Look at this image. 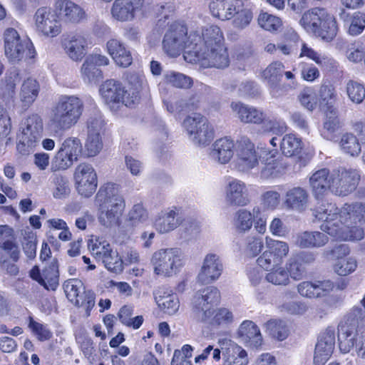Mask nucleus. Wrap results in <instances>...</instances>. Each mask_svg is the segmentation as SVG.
<instances>
[{
    "label": "nucleus",
    "mask_w": 365,
    "mask_h": 365,
    "mask_svg": "<svg viewBox=\"0 0 365 365\" xmlns=\"http://www.w3.org/2000/svg\"><path fill=\"white\" fill-rule=\"evenodd\" d=\"M128 88L125 90L128 98L125 106L131 107L138 103L141 93L148 89L145 76L139 73H129L127 76Z\"/></svg>",
    "instance_id": "nucleus-28"
},
{
    "label": "nucleus",
    "mask_w": 365,
    "mask_h": 365,
    "mask_svg": "<svg viewBox=\"0 0 365 365\" xmlns=\"http://www.w3.org/2000/svg\"><path fill=\"white\" fill-rule=\"evenodd\" d=\"M183 127L191 140L196 144L209 143L214 138V130L207 120L200 114L187 117Z\"/></svg>",
    "instance_id": "nucleus-13"
},
{
    "label": "nucleus",
    "mask_w": 365,
    "mask_h": 365,
    "mask_svg": "<svg viewBox=\"0 0 365 365\" xmlns=\"http://www.w3.org/2000/svg\"><path fill=\"white\" fill-rule=\"evenodd\" d=\"M277 151L271 150L262 157L259 175L261 179L275 178L290 170L289 166L294 160H284L276 158Z\"/></svg>",
    "instance_id": "nucleus-16"
},
{
    "label": "nucleus",
    "mask_w": 365,
    "mask_h": 365,
    "mask_svg": "<svg viewBox=\"0 0 365 365\" xmlns=\"http://www.w3.org/2000/svg\"><path fill=\"white\" fill-rule=\"evenodd\" d=\"M21 81V76L19 71H10L5 77V83L2 88V96L4 99H12L16 94V85Z\"/></svg>",
    "instance_id": "nucleus-51"
},
{
    "label": "nucleus",
    "mask_w": 365,
    "mask_h": 365,
    "mask_svg": "<svg viewBox=\"0 0 365 365\" xmlns=\"http://www.w3.org/2000/svg\"><path fill=\"white\" fill-rule=\"evenodd\" d=\"M82 151V144L78 138H66L54 155L51 163V170H65L72 166L78 160Z\"/></svg>",
    "instance_id": "nucleus-10"
},
{
    "label": "nucleus",
    "mask_w": 365,
    "mask_h": 365,
    "mask_svg": "<svg viewBox=\"0 0 365 365\" xmlns=\"http://www.w3.org/2000/svg\"><path fill=\"white\" fill-rule=\"evenodd\" d=\"M268 272L265 275V280L276 286H287L290 283L287 272L284 266L274 265L267 269Z\"/></svg>",
    "instance_id": "nucleus-46"
},
{
    "label": "nucleus",
    "mask_w": 365,
    "mask_h": 365,
    "mask_svg": "<svg viewBox=\"0 0 365 365\" xmlns=\"http://www.w3.org/2000/svg\"><path fill=\"white\" fill-rule=\"evenodd\" d=\"M4 41L5 55L10 63L29 61L36 56V52L31 41L27 37H21L14 29L5 30Z\"/></svg>",
    "instance_id": "nucleus-6"
},
{
    "label": "nucleus",
    "mask_w": 365,
    "mask_h": 365,
    "mask_svg": "<svg viewBox=\"0 0 365 365\" xmlns=\"http://www.w3.org/2000/svg\"><path fill=\"white\" fill-rule=\"evenodd\" d=\"M264 327L272 337L279 341L285 339L288 336L287 327L280 319H271L265 323Z\"/></svg>",
    "instance_id": "nucleus-53"
},
{
    "label": "nucleus",
    "mask_w": 365,
    "mask_h": 365,
    "mask_svg": "<svg viewBox=\"0 0 365 365\" xmlns=\"http://www.w3.org/2000/svg\"><path fill=\"white\" fill-rule=\"evenodd\" d=\"M223 271V264L219 255L208 253L204 257L197 279L204 284L214 282L220 278Z\"/></svg>",
    "instance_id": "nucleus-21"
},
{
    "label": "nucleus",
    "mask_w": 365,
    "mask_h": 365,
    "mask_svg": "<svg viewBox=\"0 0 365 365\" xmlns=\"http://www.w3.org/2000/svg\"><path fill=\"white\" fill-rule=\"evenodd\" d=\"M104 120L101 117L91 118L88 121V138L85 148L89 156L96 155L103 148L101 134Z\"/></svg>",
    "instance_id": "nucleus-25"
},
{
    "label": "nucleus",
    "mask_w": 365,
    "mask_h": 365,
    "mask_svg": "<svg viewBox=\"0 0 365 365\" xmlns=\"http://www.w3.org/2000/svg\"><path fill=\"white\" fill-rule=\"evenodd\" d=\"M240 0H212L209 4V9L212 15L220 20L232 19L233 12Z\"/></svg>",
    "instance_id": "nucleus-38"
},
{
    "label": "nucleus",
    "mask_w": 365,
    "mask_h": 365,
    "mask_svg": "<svg viewBox=\"0 0 365 365\" xmlns=\"http://www.w3.org/2000/svg\"><path fill=\"white\" fill-rule=\"evenodd\" d=\"M239 337L247 346L252 348L259 347L263 342L259 327L253 322L244 321L237 331Z\"/></svg>",
    "instance_id": "nucleus-32"
},
{
    "label": "nucleus",
    "mask_w": 365,
    "mask_h": 365,
    "mask_svg": "<svg viewBox=\"0 0 365 365\" xmlns=\"http://www.w3.org/2000/svg\"><path fill=\"white\" fill-rule=\"evenodd\" d=\"M341 149L351 156L358 155L361 152V145L356 137L351 133L342 135L340 141Z\"/></svg>",
    "instance_id": "nucleus-55"
},
{
    "label": "nucleus",
    "mask_w": 365,
    "mask_h": 365,
    "mask_svg": "<svg viewBox=\"0 0 365 365\" xmlns=\"http://www.w3.org/2000/svg\"><path fill=\"white\" fill-rule=\"evenodd\" d=\"M74 180L78 193L84 197H90L98 185L97 174L88 163H80L75 169Z\"/></svg>",
    "instance_id": "nucleus-14"
},
{
    "label": "nucleus",
    "mask_w": 365,
    "mask_h": 365,
    "mask_svg": "<svg viewBox=\"0 0 365 365\" xmlns=\"http://www.w3.org/2000/svg\"><path fill=\"white\" fill-rule=\"evenodd\" d=\"M100 93L106 103L113 110L120 106H125V98L128 96L118 81L113 79L105 81L100 87Z\"/></svg>",
    "instance_id": "nucleus-22"
},
{
    "label": "nucleus",
    "mask_w": 365,
    "mask_h": 365,
    "mask_svg": "<svg viewBox=\"0 0 365 365\" xmlns=\"http://www.w3.org/2000/svg\"><path fill=\"white\" fill-rule=\"evenodd\" d=\"M43 130V120L37 114H31L25 118L21 125L19 142L17 150L22 155H29L37 145Z\"/></svg>",
    "instance_id": "nucleus-9"
},
{
    "label": "nucleus",
    "mask_w": 365,
    "mask_h": 365,
    "mask_svg": "<svg viewBox=\"0 0 365 365\" xmlns=\"http://www.w3.org/2000/svg\"><path fill=\"white\" fill-rule=\"evenodd\" d=\"M359 175L355 170H337L332 172L331 192L337 195H347L355 190Z\"/></svg>",
    "instance_id": "nucleus-18"
},
{
    "label": "nucleus",
    "mask_w": 365,
    "mask_h": 365,
    "mask_svg": "<svg viewBox=\"0 0 365 365\" xmlns=\"http://www.w3.org/2000/svg\"><path fill=\"white\" fill-rule=\"evenodd\" d=\"M328 14L323 8H313L304 13L299 24L307 32L316 35Z\"/></svg>",
    "instance_id": "nucleus-31"
},
{
    "label": "nucleus",
    "mask_w": 365,
    "mask_h": 365,
    "mask_svg": "<svg viewBox=\"0 0 365 365\" xmlns=\"http://www.w3.org/2000/svg\"><path fill=\"white\" fill-rule=\"evenodd\" d=\"M284 71V65L282 62L273 61L261 72V77L267 81L269 88L274 91L281 81Z\"/></svg>",
    "instance_id": "nucleus-42"
},
{
    "label": "nucleus",
    "mask_w": 365,
    "mask_h": 365,
    "mask_svg": "<svg viewBox=\"0 0 365 365\" xmlns=\"http://www.w3.org/2000/svg\"><path fill=\"white\" fill-rule=\"evenodd\" d=\"M337 31L338 27L336 19L329 13L315 36L322 38V39L326 41H331L336 36Z\"/></svg>",
    "instance_id": "nucleus-49"
},
{
    "label": "nucleus",
    "mask_w": 365,
    "mask_h": 365,
    "mask_svg": "<svg viewBox=\"0 0 365 365\" xmlns=\"http://www.w3.org/2000/svg\"><path fill=\"white\" fill-rule=\"evenodd\" d=\"M233 12L232 24L237 29L242 30L248 26L253 18L251 4L247 0H240Z\"/></svg>",
    "instance_id": "nucleus-39"
},
{
    "label": "nucleus",
    "mask_w": 365,
    "mask_h": 365,
    "mask_svg": "<svg viewBox=\"0 0 365 365\" xmlns=\"http://www.w3.org/2000/svg\"><path fill=\"white\" fill-rule=\"evenodd\" d=\"M264 242L261 237L249 236L246 238L245 253L250 257H255L262 253Z\"/></svg>",
    "instance_id": "nucleus-63"
},
{
    "label": "nucleus",
    "mask_w": 365,
    "mask_h": 365,
    "mask_svg": "<svg viewBox=\"0 0 365 365\" xmlns=\"http://www.w3.org/2000/svg\"><path fill=\"white\" fill-rule=\"evenodd\" d=\"M145 0H114L110 14L116 21H130L135 17L144 6Z\"/></svg>",
    "instance_id": "nucleus-23"
},
{
    "label": "nucleus",
    "mask_w": 365,
    "mask_h": 365,
    "mask_svg": "<svg viewBox=\"0 0 365 365\" xmlns=\"http://www.w3.org/2000/svg\"><path fill=\"white\" fill-rule=\"evenodd\" d=\"M236 168L241 172H248L258 165V156L255 144L247 136H241L236 142Z\"/></svg>",
    "instance_id": "nucleus-15"
},
{
    "label": "nucleus",
    "mask_w": 365,
    "mask_h": 365,
    "mask_svg": "<svg viewBox=\"0 0 365 365\" xmlns=\"http://www.w3.org/2000/svg\"><path fill=\"white\" fill-rule=\"evenodd\" d=\"M254 223V214L247 209L238 210L233 216L232 224L237 233L249 232Z\"/></svg>",
    "instance_id": "nucleus-45"
},
{
    "label": "nucleus",
    "mask_w": 365,
    "mask_h": 365,
    "mask_svg": "<svg viewBox=\"0 0 365 365\" xmlns=\"http://www.w3.org/2000/svg\"><path fill=\"white\" fill-rule=\"evenodd\" d=\"M346 90L349 98L354 103H361L365 98V88L359 82L349 81Z\"/></svg>",
    "instance_id": "nucleus-60"
},
{
    "label": "nucleus",
    "mask_w": 365,
    "mask_h": 365,
    "mask_svg": "<svg viewBox=\"0 0 365 365\" xmlns=\"http://www.w3.org/2000/svg\"><path fill=\"white\" fill-rule=\"evenodd\" d=\"M234 147L232 140L227 137L220 138L212 144L211 157L221 164H226L234 155Z\"/></svg>",
    "instance_id": "nucleus-36"
},
{
    "label": "nucleus",
    "mask_w": 365,
    "mask_h": 365,
    "mask_svg": "<svg viewBox=\"0 0 365 365\" xmlns=\"http://www.w3.org/2000/svg\"><path fill=\"white\" fill-rule=\"evenodd\" d=\"M319 105L326 113L335 114L334 104L336 101V92L335 88L331 84H323L319 91Z\"/></svg>",
    "instance_id": "nucleus-43"
},
{
    "label": "nucleus",
    "mask_w": 365,
    "mask_h": 365,
    "mask_svg": "<svg viewBox=\"0 0 365 365\" xmlns=\"http://www.w3.org/2000/svg\"><path fill=\"white\" fill-rule=\"evenodd\" d=\"M309 202V194L301 187H294L288 190L284 196V204L287 208L297 210H304Z\"/></svg>",
    "instance_id": "nucleus-33"
},
{
    "label": "nucleus",
    "mask_w": 365,
    "mask_h": 365,
    "mask_svg": "<svg viewBox=\"0 0 365 365\" xmlns=\"http://www.w3.org/2000/svg\"><path fill=\"white\" fill-rule=\"evenodd\" d=\"M259 26L269 31H277L281 26V19L267 12H262L257 19Z\"/></svg>",
    "instance_id": "nucleus-62"
},
{
    "label": "nucleus",
    "mask_w": 365,
    "mask_h": 365,
    "mask_svg": "<svg viewBox=\"0 0 365 365\" xmlns=\"http://www.w3.org/2000/svg\"><path fill=\"white\" fill-rule=\"evenodd\" d=\"M202 33L190 32L187 34V26L181 22L172 24L163 40V48L170 57H177L185 51L184 58L192 63L194 51L198 43L202 42Z\"/></svg>",
    "instance_id": "nucleus-4"
},
{
    "label": "nucleus",
    "mask_w": 365,
    "mask_h": 365,
    "mask_svg": "<svg viewBox=\"0 0 365 365\" xmlns=\"http://www.w3.org/2000/svg\"><path fill=\"white\" fill-rule=\"evenodd\" d=\"M334 346V329L328 328L321 334L316 344L314 356V364L324 365L333 353Z\"/></svg>",
    "instance_id": "nucleus-26"
},
{
    "label": "nucleus",
    "mask_w": 365,
    "mask_h": 365,
    "mask_svg": "<svg viewBox=\"0 0 365 365\" xmlns=\"http://www.w3.org/2000/svg\"><path fill=\"white\" fill-rule=\"evenodd\" d=\"M61 46L65 53L73 61H81L87 53V40L80 34L63 36Z\"/></svg>",
    "instance_id": "nucleus-24"
},
{
    "label": "nucleus",
    "mask_w": 365,
    "mask_h": 365,
    "mask_svg": "<svg viewBox=\"0 0 365 365\" xmlns=\"http://www.w3.org/2000/svg\"><path fill=\"white\" fill-rule=\"evenodd\" d=\"M231 108L238 119L243 123L262 124L266 132L286 131L287 126L282 121L266 118V115L253 106H249L240 102L231 103Z\"/></svg>",
    "instance_id": "nucleus-8"
},
{
    "label": "nucleus",
    "mask_w": 365,
    "mask_h": 365,
    "mask_svg": "<svg viewBox=\"0 0 365 365\" xmlns=\"http://www.w3.org/2000/svg\"><path fill=\"white\" fill-rule=\"evenodd\" d=\"M0 248L6 251L14 261L19 259L20 250L16 242L14 230L6 225H0Z\"/></svg>",
    "instance_id": "nucleus-35"
},
{
    "label": "nucleus",
    "mask_w": 365,
    "mask_h": 365,
    "mask_svg": "<svg viewBox=\"0 0 365 365\" xmlns=\"http://www.w3.org/2000/svg\"><path fill=\"white\" fill-rule=\"evenodd\" d=\"M106 268L113 272L120 273L123 269V262L115 250H111L101 259Z\"/></svg>",
    "instance_id": "nucleus-57"
},
{
    "label": "nucleus",
    "mask_w": 365,
    "mask_h": 365,
    "mask_svg": "<svg viewBox=\"0 0 365 365\" xmlns=\"http://www.w3.org/2000/svg\"><path fill=\"white\" fill-rule=\"evenodd\" d=\"M154 273L162 277H170L178 273L184 265V255L179 248H164L155 251L151 257Z\"/></svg>",
    "instance_id": "nucleus-7"
},
{
    "label": "nucleus",
    "mask_w": 365,
    "mask_h": 365,
    "mask_svg": "<svg viewBox=\"0 0 365 365\" xmlns=\"http://www.w3.org/2000/svg\"><path fill=\"white\" fill-rule=\"evenodd\" d=\"M88 245L93 256L101 261L112 250L106 241L99 238L91 240Z\"/></svg>",
    "instance_id": "nucleus-61"
},
{
    "label": "nucleus",
    "mask_w": 365,
    "mask_h": 365,
    "mask_svg": "<svg viewBox=\"0 0 365 365\" xmlns=\"http://www.w3.org/2000/svg\"><path fill=\"white\" fill-rule=\"evenodd\" d=\"M148 222V212L141 203L135 204L128 211L125 219L127 226L131 227H140Z\"/></svg>",
    "instance_id": "nucleus-44"
},
{
    "label": "nucleus",
    "mask_w": 365,
    "mask_h": 365,
    "mask_svg": "<svg viewBox=\"0 0 365 365\" xmlns=\"http://www.w3.org/2000/svg\"><path fill=\"white\" fill-rule=\"evenodd\" d=\"M42 279L46 289L55 290L58 286V265L56 259H53L51 264L43 270Z\"/></svg>",
    "instance_id": "nucleus-48"
},
{
    "label": "nucleus",
    "mask_w": 365,
    "mask_h": 365,
    "mask_svg": "<svg viewBox=\"0 0 365 365\" xmlns=\"http://www.w3.org/2000/svg\"><path fill=\"white\" fill-rule=\"evenodd\" d=\"M106 50L117 66L127 68L131 65V52L121 41L114 38L110 39L106 43Z\"/></svg>",
    "instance_id": "nucleus-29"
},
{
    "label": "nucleus",
    "mask_w": 365,
    "mask_h": 365,
    "mask_svg": "<svg viewBox=\"0 0 365 365\" xmlns=\"http://www.w3.org/2000/svg\"><path fill=\"white\" fill-rule=\"evenodd\" d=\"M266 250L257 259V264L264 269L274 265H281L289 253V246L287 242L265 237Z\"/></svg>",
    "instance_id": "nucleus-11"
},
{
    "label": "nucleus",
    "mask_w": 365,
    "mask_h": 365,
    "mask_svg": "<svg viewBox=\"0 0 365 365\" xmlns=\"http://www.w3.org/2000/svg\"><path fill=\"white\" fill-rule=\"evenodd\" d=\"M180 224L181 220L176 209H168L159 213L154 225L160 233H167L177 228Z\"/></svg>",
    "instance_id": "nucleus-34"
},
{
    "label": "nucleus",
    "mask_w": 365,
    "mask_h": 365,
    "mask_svg": "<svg viewBox=\"0 0 365 365\" xmlns=\"http://www.w3.org/2000/svg\"><path fill=\"white\" fill-rule=\"evenodd\" d=\"M164 79L172 86L180 88H189L192 85V80L189 76L175 71H168L164 75Z\"/></svg>",
    "instance_id": "nucleus-54"
},
{
    "label": "nucleus",
    "mask_w": 365,
    "mask_h": 365,
    "mask_svg": "<svg viewBox=\"0 0 365 365\" xmlns=\"http://www.w3.org/2000/svg\"><path fill=\"white\" fill-rule=\"evenodd\" d=\"M55 15L47 7H41L34 15L36 31L43 36L53 38L61 32V25Z\"/></svg>",
    "instance_id": "nucleus-17"
},
{
    "label": "nucleus",
    "mask_w": 365,
    "mask_h": 365,
    "mask_svg": "<svg viewBox=\"0 0 365 365\" xmlns=\"http://www.w3.org/2000/svg\"><path fill=\"white\" fill-rule=\"evenodd\" d=\"M332 173L327 168L314 172L309 178V185L314 195L317 198L322 197L329 190L331 192Z\"/></svg>",
    "instance_id": "nucleus-30"
},
{
    "label": "nucleus",
    "mask_w": 365,
    "mask_h": 365,
    "mask_svg": "<svg viewBox=\"0 0 365 365\" xmlns=\"http://www.w3.org/2000/svg\"><path fill=\"white\" fill-rule=\"evenodd\" d=\"M52 183L53 185V196L55 198L61 199L69 195L71 190L66 177L55 175Z\"/></svg>",
    "instance_id": "nucleus-56"
},
{
    "label": "nucleus",
    "mask_w": 365,
    "mask_h": 365,
    "mask_svg": "<svg viewBox=\"0 0 365 365\" xmlns=\"http://www.w3.org/2000/svg\"><path fill=\"white\" fill-rule=\"evenodd\" d=\"M201 37L202 42L194 51L192 63H199L205 68H227L230 58L220 29L217 26L205 28L202 31Z\"/></svg>",
    "instance_id": "nucleus-2"
},
{
    "label": "nucleus",
    "mask_w": 365,
    "mask_h": 365,
    "mask_svg": "<svg viewBox=\"0 0 365 365\" xmlns=\"http://www.w3.org/2000/svg\"><path fill=\"white\" fill-rule=\"evenodd\" d=\"M221 343L225 365H247V351L235 342L225 339Z\"/></svg>",
    "instance_id": "nucleus-27"
},
{
    "label": "nucleus",
    "mask_w": 365,
    "mask_h": 365,
    "mask_svg": "<svg viewBox=\"0 0 365 365\" xmlns=\"http://www.w3.org/2000/svg\"><path fill=\"white\" fill-rule=\"evenodd\" d=\"M155 300L158 306L168 314H175L180 307V302L175 294L155 296Z\"/></svg>",
    "instance_id": "nucleus-52"
},
{
    "label": "nucleus",
    "mask_w": 365,
    "mask_h": 365,
    "mask_svg": "<svg viewBox=\"0 0 365 365\" xmlns=\"http://www.w3.org/2000/svg\"><path fill=\"white\" fill-rule=\"evenodd\" d=\"M225 201L230 207H245L251 202L246 183L238 179L230 180L225 187Z\"/></svg>",
    "instance_id": "nucleus-19"
},
{
    "label": "nucleus",
    "mask_w": 365,
    "mask_h": 365,
    "mask_svg": "<svg viewBox=\"0 0 365 365\" xmlns=\"http://www.w3.org/2000/svg\"><path fill=\"white\" fill-rule=\"evenodd\" d=\"M357 262L353 257L340 258L334 264V271L340 276H346L355 271Z\"/></svg>",
    "instance_id": "nucleus-59"
},
{
    "label": "nucleus",
    "mask_w": 365,
    "mask_h": 365,
    "mask_svg": "<svg viewBox=\"0 0 365 365\" xmlns=\"http://www.w3.org/2000/svg\"><path fill=\"white\" fill-rule=\"evenodd\" d=\"M81 73L83 78L88 82L102 78L101 71L88 57L81 66Z\"/></svg>",
    "instance_id": "nucleus-58"
},
{
    "label": "nucleus",
    "mask_w": 365,
    "mask_h": 365,
    "mask_svg": "<svg viewBox=\"0 0 365 365\" xmlns=\"http://www.w3.org/2000/svg\"><path fill=\"white\" fill-rule=\"evenodd\" d=\"M298 100L301 105L309 110H313L317 104L316 93L313 88L306 87L299 94Z\"/></svg>",
    "instance_id": "nucleus-64"
},
{
    "label": "nucleus",
    "mask_w": 365,
    "mask_h": 365,
    "mask_svg": "<svg viewBox=\"0 0 365 365\" xmlns=\"http://www.w3.org/2000/svg\"><path fill=\"white\" fill-rule=\"evenodd\" d=\"M328 242L327 236L318 231L304 232L297 236L296 245L302 248L319 247Z\"/></svg>",
    "instance_id": "nucleus-40"
},
{
    "label": "nucleus",
    "mask_w": 365,
    "mask_h": 365,
    "mask_svg": "<svg viewBox=\"0 0 365 365\" xmlns=\"http://www.w3.org/2000/svg\"><path fill=\"white\" fill-rule=\"evenodd\" d=\"M83 109L78 97L63 96L51 110L48 125L56 132L68 130L78 123Z\"/></svg>",
    "instance_id": "nucleus-5"
},
{
    "label": "nucleus",
    "mask_w": 365,
    "mask_h": 365,
    "mask_svg": "<svg viewBox=\"0 0 365 365\" xmlns=\"http://www.w3.org/2000/svg\"><path fill=\"white\" fill-rule=\"evenodd\" d=\"M54 9L60 20L66 24L76 25L87 19L83 8L71 0H56Z\"/></svg>",
    "instance_id": "nucleus-20"
},
{
    "label": "nucleus",
    "mask_w": 365,
    "mask_h": 365,
    "mask_svg": "<svg viewBox=\"0 0 365 365\" xmlns=\"http://www.w3.org/2000/svg\"><path fill=\"white\" fill-rule=\"evenodd\" d=\"M281 150L287 156H293L299 153L302 149L301 138L294 134L285 135L281 141Z\"/></svg>",
    "instance_id": "nucleus-50"
},
{
    "label": "nucleus",
    "mask_w": 365,
    "mask_h": 365,
    "mask_svg": "<svg viewBox=\"0 0 365 365\" xmlns=\"http://www.w3.org/2000/svg\"><path fill=\"white\" fill-rule=\"evenodd\" d=\"M299 57H307L314 61L320 66H334L335 61L333 58L327 55H322L317 51L309 47L307 43H303L301 48Z\"/></svg>",
    "instance_id": "nucleus-47"
},
{
    "label": "nucleus",
    "mask_w": 365,
    "mask_h": 365,
    "mask_svg": "<svg viewBox=\"0 0 365 365\" xmlns=\"http://www.w3.org/2000/svg\"><path fill=\"white\" fill-rule=\"evenodd\" d=\"M339 17L346 24H349L348 32L351 36L359 35L365 29V14L364 13L357 11L351 16L342 9Z\"/></svg>",
    "instance_id": "nucleus-41"
},
{
    "label": "nucleus",
    "mask_w": 365,
    "mask_h": 365,
    "mask_svg": "<svg viewBox=\"0 0 365 365\" xmlns=\"http://www.w3.org/2000/svg\"><path fill=\"white\" fill-rule=\"evenodd\" d=\"M314 216L323 221L321 229L341 240H361L364 237L365 203H346L341 208L335 204L324 203L314 211Z\"/></svg>",
    "instance_id": "nucleus-1"
},
{
    "label": "nucleus",
    "mask_w": 365,
    "mask_h": 365,
    "mask_svg": "<svg viewBox=\"0 0 365 365\" xmlns=\"http://www.w3.org/2000/svg\"><path fill=\"white\" fill-rule=\"evenodd\" d=\"M40 91L38 82L31 77L24 79L21 85L19 94L24 108H29L36 100Z\"/></svg>",
    "instance_id": "nucleus-37"
},
{
    "label": "nucleus",
    "mask_w": 365,
    "mask_h": 365,
    "mask_svg": "<svg viewBox=\"0 0 365 365\" xmlns=\"http://www.w3.org/2000/svg\"><path fill=\"white\" fill-rule=\"evenodd\" d=\"M220 294L215 287H208L197 293L193 299V313L197 320L207 322L214 314L213 307L220 302Z\"/></svg>",
    "instance_id": "nucleus-12"
},
{
    "label": "nucleus",
    "mask_w": 365,
    "mask_h": 365,
    "mask_svg": "<svg viewBox=\"0 0 365 365\" xmlns=\"http://www.w3.org/2000/svg\"><path fill=\"white\" fill-rule=\"evenodd\" d=\"M95 204L98 207V220L101 225L112 228L120 225L125 202L118 185L108 182L101 186L95 196Z\"/></svg>",
    "instance_id": "nucleus-3"
}]
</instances>
